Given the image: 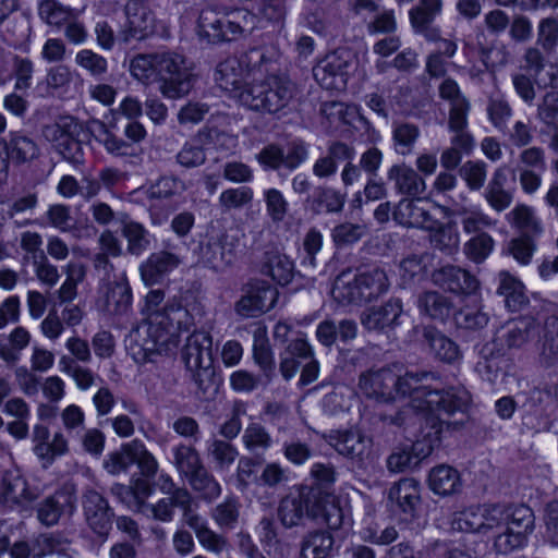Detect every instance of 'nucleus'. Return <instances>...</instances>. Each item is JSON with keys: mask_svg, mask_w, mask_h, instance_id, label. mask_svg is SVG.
<instances>
[{"mask_svg": "<svg viewBox=\"0 0 558 558\" xmlns=\"http://www.w3.org/2000/svg\"><path fill=\"white\" fill-rule=\"evenodd\" d=\"M335 544L333 536L328 531L308 532L302 541V558H328Z\"/></svg>", "mask_w": 558, "mask_h": 558, "instance_id": "nucleus-44", "label": "nucleus"}, {"mask_svg": "<svg viewBox=\"0 0 558 558\" xmlns=\"http://www.w3.org/2000/svg\"><path fill=\"white\" fill-rule=\"evenodd\" d=\"M31 493L27 488L26 480L17 469L8 470L2 476V488L0 493V504L7 508L13 509L29 500Z\"/></svg>", "mask_w": 558, "mask_h": 558, "instance_id": "nucleus-32", "label": "nucleus"}, {"mask_svg": "<svg viewBox=\"0 0 558 558\" xmlns=\"http://www.w3.org/2000/svg\"><path fill=\"white\" fill-rule=\"evenodd\" d=\"M295 95V85L283 75L246 84L238 94L239 101L251 110L275 114L289 106Z\"/></svg>", "mask_w": 558, "mask_h": 558, "instance_id": "nucleus-4", "label": "nucleus"}, {"mask_svg": "<svg viewBox=\"0 0 558 558\" xmlns=\"http://www.w3.org/2000/svg\"><path fill=\"white\" fill-rule=\"evenodd\" d=\"M433 281L444 290L456 294H473L478 289V280L466 269L446 265L433 272Z\"/></svg>", "mask_w": 558, "mask_h": 558, "instance_id": "nucleus-21", "label": "nucleus"}, {"mask_svg": "<svg viewBox=\"0 0 558 558\" xmlns=\"http://www.w3.org/2000/svg\"><path fill=\"white\" fill-rule=\"evenodd\" d=\"M539 336V323L533 317H521L509 323L499 339L509 349L522 348L524 344L535 340Z\"/></svg>", "mask_w": 558, "mask_h": 558, "instance_id": "nucleus-31", "label": "nucleus"}, {"mask_svg": "<svg viewBox=\"0 0 558 558\" xmlns=\"http://www.w3.org/2000/svg\"><path fill=\"white\" fill-rule=\"evenodd\" d=\"M387 179L393 183L398 194L412 198L421 196L426 190L424 179L405 163L391 166L387 172Z\"/></svg>", "mask_w": 558, "mask_h": 558, "instance_id": "nucleus-28", "label": "nucleus"}, {"mask_svg": "<svg viewBox=\"0 0 558 558\" xmlns=\"http://www.w3.org/2000/svg\"><path fill=\"white\" fill-rule=\"evenodd\" d=\"M359 277L367 302L386 293L390 286L386 271L378 267L363 271Z\"/></svg>", "mask_w": 558, "mask_h": 558, "instance_id": "nucleus-52", "label": "nucleus"}, {"mask_svg": "<svg viewBox=\"0 0 558 558\" xmlns=\"http://www.w3.org/2000/svg\"><path fill=\"white\" fill-rule=\"evenodd\" d=\"M132 310V289L125 277L121 278L109 284L106 300L105 311L109 315L124 317L128 316Z\"/></svg>", "mask_w": 558, "mask_h": 558, "instance_id": "nucleus-33", "label": "nucleus"}, {"mask_svg": "<svg viewBox=\"0 0 558 558\" xmlns=\"http://www.w3.org/2000/svg\"><path fill=\"white\" fill-rule=\"evenodd\" d=\"M428 558H480L475 550L452 539H433L426 543Z\"/></svg>", "mask_w": 558, "mask_h": 558, "instance_id": "nucleus-46", "label": "nucleus"}, {"mask_svg": "<svg viewBox=\"0 0 558 558\" xmlns=\"http://www.w3.org/2000/svg\"><path fill=\"white\" fill-rule=\"evenodd\" d=\"M165 301V292L150 290L145 296V323L131 331V339L143 351L144 359L168 354L178 347L181 331L194 324L193 316L175 299Z\"/></svg>", "mask_w": 558, "mask_h": 558, "instance_id": "nucleus-1", "label": "nucleus"}, {"mask_svg": "<svg viewBox=\"0 0 558 558\" xmlns=\"http://www.w3.org/2000/svg\"><path fill=\"white\" fill-rule=\"evenodd\" d=\"M76 510V496L70 489H59L36 507L37 519L46 526L56 525L62 518H70Z\"/></svg>", "mask_w": 558, "mask_h": 558, "instance_id": "nucleus-18", "label": "nucleus"}, {"mask_svg": "<svg viewBox=\"0 0 558 558\" xmlns=\"http://www.w3.org/2000/svg\"><path fill=\"white\" fill-rule=\"evenodd\" d=\"M253 190L248 186L230 187L221 192L218 204L223 213L241 209L253 201Z\"/></svg>", "mask_w": 558, "mask_h": 558, "instance_id": "nucleus-63", "label": "nucleus"}, {"mask_svg": "<svg viewBox=\"0 0 558 558\" xmlns=\"http://www.w3.org/2000/svg\"><path fill=\"white\" fill-rule=\"evenodd\" d=\"M181 357L197 392L206 395L214 388L216 378L210 333L204 330L191 333L182 348Z\"/></svg>", "mask_w": 558, "mask_h": 558, "instance_id": "nucleus-5", "label": "nucleus"}, {"mask_svg": "<svg viewBox=\"0 0 558 558\" xmlns=\"http://www.w3.org/2000/svg\"><path fill=\"white\" fill-rule=\"evenodd\" d=\"M393 380L395 372L390 367L369 369L360 375L357 387L365 398L387 403L392 401Z\"/></svg>", "mask_w": 558, "mask_h": 558, "instance_id": "nucleus-19", "label": "nucleus"}, {"mask_svg": "<svg viewBox=\"0 0 558 558\" xmlns=\"http://www.w3.org/2000/svg\"><path fill=\"white\" fill-rule=\"evenodd\" d=\"M430 232L432 245L447 254H451L458 248L459 234L453 227L442 223L437 219V227L435 229H426Z\"/></svg>", "mask_w": 558, "mask_h": 558, "instance_id": "nucleus-61", "label": "nucleus"}, {"mask_svg": "<svg viewBox=\"0 0 558 558\" xmlns=\"http://www.w3.org/2000/svg\"><path fill=\"white\" fill-rule=\"evenodd\" d=\"M345 196L329 186H318L311 198V208L315 214H338L342 211Z\"/></svg>", "mask_w": 558, "mask_h": 558, "instance_id": "nucleus-45", "label": "nucleus"}, {"mask_svg": "<svg viewBox=\"0 0 558 558\" xmlns=\"http://www.w3.org/2000/svg\"><path fill=\"white\" fill-rule=\"evenodd\" d=\"M186 252L185 241L170 238L162 240L161 248L151 253L140 266L144 283L146 286L160 283L167 275L183 264Z\"/></svg>", "mask_w": 558, "mask_h": 558, "instance_id": "nucleus-8", "label": "nucleus"}, {"mask_svg": "<svg viewBox=\"0 0 558 558\" xmlns=\"http://www.w3.org/2000/svg\"><path fill=\"white\" fill-rule=\"evenodd\" d=\"M497 293L504 296L505 305L511 312H518L527 304L523 283L508 271L498 274Z\"/></svg>", "mask_w": 558, "mask_h": 558, "instance_id": "nucleus-37", "label": "nucleus"}, {"mask_svg": "<svg viewBox=\"0 0 558 558\" xmlns=\"http://www.w3.org/2000/svg\"><path fill=\"white\" fill-rule=\"evenodd\" d=\"M418 308L421 313L432 319L444 322L451 314L452 303L446 295L436 291H428L418 298Z\"/></svg>", "mask_w": 558, "mask_h": 558, "instance_id": "nucleus-47", "label": "nucleus"}, {"mask_svg": "<svg viewBox=\"0 0 558 558\" xmlns=\"http://www.w3.org/2000/svg\"><path fill=\"white\" fill-rule=\"evenodd\" d=\"M420 137V129L413 123H395L392 130L393 147L397 154L407 156L413 151Z\"/></svg>", "mask_w": 558, "mask_h": 558, "instance_id": "nucleus-53", "label": "nucleus"}, {"mask_svg": "<svg viewBox=\"0 0 558 558\" xmlns=\"http://www.w3.org/2000/svg\"><path fill=\"white\" fill-rule=\"evenodd\" d=\"M262 271L278 284L286 286L294 277V264L287 255L277 251L266 252Z\"/></svg>", "mask_w": 558, "mask_h": 558, "instance_id": "nucleus-41", "label": "nucleus"}, {"mask_svg": "<svg viewBox=\"0 0 558 558\" xmlns=\"http://www.w3.org/2000/svg\"><path fill=\"white\" fill-rule=\"evenodd\" d=\"M191 488L206 501H213L221 495V485L204 465L185 480Z\"/></svg>", "mask_w": 558, "mask_h": 558, "instance_id": "nucleus-49", "label": "nucleus"}, {"mask_svg": "<svg viewBox=\"0 0 558 558\" xmlns=\"http://www.w3.org/2000/svg\"><path fill=\"white\" fill-rule=\"evenodd\" d=\"M245 69L238 58L231 57L221 61L215 71V81L220 88L238 94L244 88Z\"/></svg>", "mask_w": 558, "mask_h": 558, "instance_id": "nucleus-36", "label": "nucleus"}, {"mask_svg": "<svg viewBox=\"0 0 558 558\" xmlns=\"http://www.w3.org/2000/svg\"><path fill=\"white\" fill-rule=\"evenodd\" d=\"M238 239L228 233L209 235L201 245L202 263L215 271H223L235 260Z\"/></svg>", "mask_w": 558, "mask_h": 558, "instance_id": "nucleus-14", "label": "nucleus"}, {"mask_svg": "<svg viewBox=\"0 0 558 558\" xmlns=\"http://www.w3.org/2000/svg\"><path fill=\"white\" fill-rule=\"evenodd\" d=\"M459 426L460 422L458 421L450 422L433 416L425 417V426L422 429V439H417L412 445V450L410 451L412 457H415V460L418 459L420 463L433 452L436 446H438L441 439V434L445 429H456Z\"/></svg>", "mask_w": 558, "mask_h": 558, "instance_id": "nucleus-23", "label": "nucleus"}, {"mask_svg": "<svg viewBox=\"0 0 558 558\" xmlns=\"http://www.w3.org/2000/svg\"><path fill=\"white\" fill-rule=\"evenodd\" d=\"M459 175L469 190L478 191L485 184L487 165L482 160H468L459 168Z\"/></svg>", "mask_w": 558, "mask_h": 558, "instance_id": "nucleus-64", "label": "nucleus"}, {"mask_svg": "<svg viewBox=\"0 0 558 558\" xmlns=\"http://www.w3.org/2000/svg\"><path fill=\"white\" fill-rule=\"evenodd\" d=\"M0 141H2V146L11 162L15 166L29 163L40 155L36 141L22 132H10Z\"/></svg>", "mask_w": 558, "mask_h": 558, "instance_id": "nucleus-27", "label": "nucleus"}, {"mask_svg": "<svg viewBox=\"0 0 558 558\" xmlns=\"http://www.w3.org/2000/svg\"><path fill=\"white\" fill-rule=\"evenodd\" d=\"M454 215L460 218L464 233L478 234L497 225V220L488 216L478 205H458Z\"/></svg>", "mask_w": 558, "mask_h": 558, "instance_id": "nucleus-39", "label": "nucleus"}, {"mask_svg": "<svg viewBox=\"0 0 558 558\" xmlns=\"http://www.w3.org/2000/svg\"><path fill=\"white\" fill-rule=\"evenodd\" d=\"M83 125L71 116L58 118L53 123L41 129V135L52 149L74 167L84 162V150L80 136Z\"/></svg>", "mask_w": 558, "mask_h": 558, "instance_id": "nucleus-6", "label": "nucleus"}, {"mask_svg": "<svg viewBox=\"0 0 558 558\" xmlns=\"http://www.w3.org/2000/svg\"><path fill=\"white\" fill-rule=\"evenodd\" d=\"M318 506L316 494L306 487H300L280 499L277 517L286 529L303 526L307 519L318 517Z\"/></svg>", "mask_w": 558, "mask_h": 558, "instance_id": "nucleus-10", "label": "nucleus"}, {"mask_svg": "<svg viewBox=\"0 0 558 558\" xmlns=\"http://www.w3.org/2000/svg\"><path fill=\"white\" fill-rule=\"evenodd\" d=\"M122 233L128 240V251L132 255H141L150 245V233L145 227L138 222H126Z\"/></svg>", "mask_w": 558, "mask_h": 558, "instance_id": "nucleus-58", "label": "nucleus"}, {"mask_svg": "<svg viewBox=\"0 0 558 558\" xmlns=\"http://www.w3.org/2000/svg\"><path fill=\"white\" fill-rule=\"evenodd\" d=\"M124 13L125 22L118 33V38L121 41L130 44L144 40L155 33V14L143 1L129 0Z\"/></svg>", "mask_w": 558, "mask_h": 558, "instance_id": "nucleus-13", "label": "nucleus"}, {"mask_svg": "<svg viewBox=\"0 0 558 558\" xmlns=\"http://www.w3.org/2000/svg\"><path fill=\"white\" fill-rule=\"evenodd\" d=\"M428 486L437 495L449 496L460 492L462 482L456 469L441 464L430 470Z\"/></svg>", "mask_w": 558, "mask_h": 558, "instance_id": "nucleus-40", "label": "nucleus"}, {"mask_svg": "<svg viewBox=\"0 0 558 558\" xmlns=\"http://www.w3.org/2000/svg\"><path fill=\"white\" fill-rule=\"evenodd\" d=\"M482 534H494L493 548L508 555L522 548L534 530V513L525 505H484Z\"/></svg>", "mask_w": 558, "mask_h": 558, "instance_id": "nucleus-2", "label": "nucleus"}, {"mask_svg": "<svg viewBox=\"0 0 558 558\" xmlns=\"http://www.w3.org/2000/svg\"><path fill=\"white\" fill-rule=\"evenodd\" d=\"M483 196L492 209L497 213L510 207L514 198V189L509 186L506 166H500L494 171Z\"/></svg>", "mask_w": 558, "mask_h": 558, "instance_id": "nucleus-24", "label": "nucleus"}, {"mask_svg": "<svg viewBox=\"0 0 558 558\" xmlns=\"http://www.w3.org/2000/svg\"><path fill=\"white\" fill-rule=\"evenodd\" d=\"M348 66L349 63L343 56L335 51L313 68V75L322 87L333 89L338 88L339 83H344Z\"/></svg>", "mask_w": 558, "mask_h": 558, "instance_id": "nucleus-26", "label": "nucleus"}, {"mask_svg": "<svg viewBox=\"0 0 558 558\" xmlns=\"http://www.w3.org/2000/svg\"><path fill=\"white\" fill-rule=\"evenodd\" d=\"M174 501L177 508L182 510V521L191 527L195 534L207 525L206 520L193 510V497L186 488H180L177 492Z\"/></svg>", "mask_w": 558, "mask_h": 558, "instance_id": "nucleus-59", "label": "nucleus"}, {"mask_svg": "<svg viewBox=\"0 0 558 558\" xmlns=\"http://www.w3.org/2000/svg\"><path fill=\"white\" fill-rule=\"evenodd\" d=\"M157 82L160 92L168 98H180L190 93L194 75L185 64L182 56L173 52H158L155 56Z\"/></svg>", "mask_w": 558, "mask_h": 558, "instance_id": "nucleus-7", "label": "nucleus"}, {"mask_svg": "<svg viewBox=\"0 0 558 558\" xmlns=\"http://www.w3.org/2000/svg\"><path fill=\"white\" fill-rule=\"evenodd\" d=\"M242 441L247 451L255 456L264 454L271 446L272 438L259 423H250L244 429Z\"/></svg>", "mask_w": 558, "mask_h": 558, "instance_id": "nucleus-51", "label": "nucleus"}, {"mask_svg": "<svg viewBox=\"0 0 558 558\" xmlns=\"http://www.w3.org/2000/svg\"><path fill=\"white\" fill-rule=\"evenodd\" d=\"M389 499L395 501L402 512L412 514L420 501L418 483L413 478L400 480L390 488Z\"/></svg>", "mask_w": 558, "mask_h": 558, "instance_id": "nucleus-43", "label": "nucleus"}, {"mask_svg": "<svg viewBox=\"0 0 558 558\" xmlns=\"http://www.w3.org/2000/svg\"><path fill=\"white\" fill-rule=\"evenodd\" d=\"M253 357L263 372L266 383H269L275 375L276 364L271 347L265 335L257 332L254 335Z\"/></svg>", "mask_w": 558, "mask_h": 558, "instance_id": "nucleus-50", "label": "nucleus"}, {"mask_svg": "<svg viewBox=\"0 0 558 558\" xmlns=\"http://www.w3.org/2000/svg\"><path fill=\"white\" fill-rule=\"evenodd\" d=\"M310 156V145L301 140L290 141L286 147L268 144L256 155V160L265 171L292 172L301 167Z\"/></svg>", "mask_w": 558, "mask_h": 558, "instance_id": "nucleus-9", "label": "nucleus"}, {"mask_svg": "<svg viewBox=\"0 0 558 558\" xmlns=\"http://www.w3.org/2000/svg\"><path fill=\"white\" fill-rule=\"evenodd\" d=\"M329 444L338 453L362 462L368 454L371 440L359 430H336L330 434Z\"/></svg>", "mask_w": 558, "mask_h": 558, "instance_id": "nucleus-25", "label": "nucleus"}, {"mask_svg": "<svg viewBox=\"0 0 558 558\" xmlns=\"http://www.w3.org/2000/svg\"><path fill=\"white\" fill-rule=\"evenodd\" d=\"M509 223L520 231L521 236L537 239L544 232V226L535 209L525 204L515 205L507 214Z\"/></svg>", "mask_w": 558, "mask_h": 558, "instance_id": "nucleus-34", "label": "nucleus"}, {"mask_svg": "<svg viewBox=\"0 0 558 558\" xmlns=\"http://www.w3.org/2000/svg\"><path fill=\"white\" fill-rule=\"evenodd\" d=\"M255 25V15L243 8H205L201 11L197 34L209 44L236 40L250 34Z\"/></svg>", "mask_w": 558, "mask_h": 558, "instance_id": "nucleus-3", "label": "nucleus"}, {"mask_svg": "<svg viewBox=\"0 0 558 558\" xmlns=\"http://www.w3.org/2000/svg\"><path fill=\"white\" fill-rule=\"evenodd\" d=\"M536 45L539 46L547 56L557 52L558 20L556 17H544L538 22Z\"/></svg>", "mask_w": 558, "mask_h": 558, "instance_id": "nucleus-56", "label": "nucleus"}, {"mask_svg": "<svg viewBox=\"0 0 558 558\" xmlns=\"http://www.w3.org/2000/svg\"><path fill=\"white\" fill-rule=\"evenodd\" d=\"M278 292L269 283L260 280L250 282L234 311L242 317H256L274 307Z\"/></svg>", "mask_w": 558, "mask_h": 558, "instance_id": "nucleus-15", "label": "nucleus"}, {"mask_svg": "<svg viewBox=\"0 0 558 558\" xmlns=\"http://www.w3.org/2000/svg\"><path fill=\"white\" fill-rule=\"evenodd\" d=\"M495 241L487 232H480L463 245L464 255L475 264L483 263L494 251Z\"/></svg>", "mask_w": 558, "mask_h": 558, "instance_id": "nucleus-54", "label": "nucleus"}, {"mask_svg": "<svg viewBox=\"0 0 558 558\" xmlns=\"http://www.w3.org/2000/svg\"><path fill=\"white\" fill-rule=\"evenodd\" d=\"M323 247V235L316 229H311L304 240L300 251L301 266L307 270L317 268V256Z\"/></svg>", "mask_w": 558, "mask_h": 558, "instance_id": "nucleus-60", "label": "nucleus"}, {"mask_svg": "<svg viewBox=\"0 0 558 558\" xmlns=\"http://www.w3.org/2000/svg\"><path fill=\"white\" fill-rule=\"evenodd\" d=\"M39 17L48 25L60 28L73 16V11L57 0H43L38 5Z\"/></svg>", "mask_w": 558, "mask_h": 558, "instance_id": "nucleus-55", "label": "nucleus"}, {"mask_svg": "<svg viewBox=\"0 0 558 558\" xmlns=\"http://www.w3.org/2000/svg\"><path fill=\"white\" fill-rule=\"evenodd\" d=\"M206 453L217 471H228L239 456L235 446L219 438L207 441Z\"/></svg>", "mask_w": 558, "mask_h": 558, "instance_id": "nucleus-48", "label": "nucleus"}, {"mask_svg": "<svg viewBox=\"0 0 558 558\" xmlns=\"http://www.w3.org/2000/svg\"><path fill=\"white\" fill-rule=\"evenodd\" d=\"M331 294L335 301L342 305H360L367 302L359 275L350 276L344 272L339 275L333 282Z\"/></svg>", "mask_w": 558, "mask_h": 558, "instance_id": "nucleus-38", "label": "nucleus"}, {"mask_svg": "<svg viewBox=\"0 0 558 558\" xmlns=\"http://www.w3.org/2000/svg\"><path fill=\"white\" fill-rule=\"evenodd\" d=\"M422 342L428 354L438 362L454 365L462 360L459 344L436 327H423Z\"/></svg>", "mask_w": 558, "mask_h": 558, "instance_id": "nucleus-20", "label": "nucleus"}, {"mask_svg": "<svg viewBox=\"0 0 558 558\" xmlns=\"http://www.w3.org/2000/svg\"><path fill=\"white\" fill-rule=\"evenodd\" d=\"M31 339L29 331L22 326L15 327L10 333H0V360L9 366L17 364Z\"/></svg>", "mask_w": 558, "mask_h": 558, "instance_id": "nucleus-35", "label": "nucleus"}, {"mask_svg": "<svg viewBox=\"0 0 558 558\" xmlns=\"http://www.w3.org/2000/svg\"><path fill=\"white\" fill-rule=\"evenodd\" d=\"M171 453L172 464L184 480L204 466L199 452L192 445L180 442L171 448Z\"/></svg>", "mask_w": 558, "mask_h": 558, "instance_id": "nucleus-42", "label": "nucleus"}, {"mask_svg": "<svg viewBox=\"0 0 558 558\" xmlns=\"http://www.w3.org/2000/svg\"><path fill=\"white\" fill-rule=\"evenodd\" d=\"M219 135L220 132L217 129L199 131L195 137L185 142L175 155L178 165L185 169H193L204 165L207 159L204 140H211Z\"/></svg>", "mask_w": 558, "mask_h": 558, "instance_id": "nucleus-30", "label": "nucleus"}, {"mask_svg": "<svg viewBox=\"0 0 558 558\" xmlns=\"http://www.w3.org/2000/svg\"><path fill=\"white\" fill-rule=\"evenodd\" d=\"M186 186L185 183L173 175H162L148 190V197L150 199H172L180 196Z\"/></svg>", "mask_w": 558, "mask_h": 558, "instance_id": "nucleus-57", "label": "nucleus"}, {"mask_svg": "<svg viewBox=\"0 0 558 558\" xmlns=\"http://www.w3.org/2000/svg\"><path fill=\"white\" fill-rule=\"evenodd\" d=\"M440 377L436 371H408L404 375L395 373L392 400L409 396L413 409L425 411L427 391H430L433 383L439 381Z\"/></svg>", "mask_w": 558, "mask_h": 558, "instance_id": "nucleus-11", "label": "nucleus"}, {"mask_svg": "<svg viewBox=\"0 0 558 558\" xmlns=\"http://www.w3.org/2000/svg\"><path fill=\"white\" fill-rule=\"evenodd\" d=\"M471 403L470 392L461 385L444 389L433 388L427 391L425 404L426 416L444 420L441 415L450 417L457 413L464 414Z\"/></svg>", "mask_w": 558, "mask_h": 558, "instance_id": "nucleus-12", "label": "nucleus"}, {"mask_svg": "<svg viewBox=\"0 0 558 558\" xmlns=\"http://www.w3.org/2000/svg\"><path fill=\"white\" fill-rule=\"evenodd\" d=\"M89 131L95 134L96 140L105 146L109 154L117 156L126 155L130 144L112 134L104 122L93 121L89 125Z\"/></svg>", "mask_w": 558, "mask_h": 558, "instance_id": "nucleus-62", "label": "nucleus"}, {"mask_svg": "<svg viewBox=\"0 0 558 558\" xmlns=\"http://www.w3.org/2000/svg\"><path fill=\"white\" fill-rule=\"evenodd\" d=\"M87 525L99 536H107L112 526L114 512L108 500L97 490L87 489L82 497Z\"/></svg>", "mask_w": 558, "mask_h": 558, "instance_id": "nucleus-17", "label": "nucleus"}, {"mask_svg": "<svg viewBox=\"0 0 558 558\" xmlns=\"http://www.w3.org/2000/svg\"><path fill=\"white\" fill-rule=\"evenodd\" d=\"M402 312L401 300L390 299L384 305L372 307L364 312L361 323L368 330H383L398 326Z\"/></svg>", "mask_w": 558, "mask_h": 558, "instance_id": "nucleus-29", "label": "nucleus"}, {"mask_svg": "<svg viewBox=\"0 0 558 558\" xmlns=\"http://www.w3.org/2000/svg\"><path fill=\"white\" fill-rule=\"evenodd\" d=\"M392 219L407 228L426 230L437 227V218L433 215L430 205L421 196L399 201L393 206Z\"/></svg>", "mask_w": 558, "mask_h": 558, "instance_id": "nucleus-16", "label": "nucleus"}, {"mask_svg": "<svg viewBox=\"0 0 558 558\" xmlns=\"http://www.w3.org/2000/svg\"><path fill=\"white\" fill-rule=\"evenodd\" d=\"M442 11V0H420L409 11L411 26L415 34L424 36L426 40L439 39V29L433 26L435 19Z\"/></svg>", "mask_w": 558, "mask_h": 558, "instance_id": "nucleus-22", "label": "nucleus"}]
</instances>
